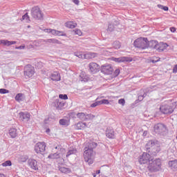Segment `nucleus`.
Listing matches in <instances>:
<instances>
[{
    "label": "nucleus",
    "instance_id": "f257e3e1",
    "mask_svg": "<svg viewBox=\"0 0 177 177\" xmlns=\"http://www.w3.org/2000/svg\"><path fill=\"white\" fill-rule=\"evenodd\" d=\"M176 106L177 102H172V100L165 101L160 105V111H161L162 114H172Z\"/></svg>",
    "mask_w": 177,
    "mask_h": 177
},
{
    "label": "nucleus",
    "instance_id": "f03ea898",
    "mask_svg": "<svg viewBox=\"0 0 177 177\" xmlns=\"http://www.w3.org/2000/svg\"><path fill=\"white\" fill-rule=\"evenodd\" d=\"M134 46L138 49H147L149 48V40L145 37L138 38L134 41Z\"/></svg>",
    "mask_w": 177,
    "mask_h": 177
},
{
    "label": "nucleus",
    "instance_id": "7ed1b4c3",
    "mask_svg": "<svg viewBox=\"0 0 177 177\" xmlns=\"http://www.w3.org/2000/svg\"><path fill=\"white\" fill-rule=\"evenodd\" d=\"M148 169L151 171V172L160 171L161 169V160L156 159L153 160V159H151L148 165Z\"/></svg>",
    "mask_w": 177,
    "mask_h": 177
},
{
    "label": "nucleus",
    "instance_id": "20e7f679",
    "mask_svg": "<svg viewBox=\"0 0 177 177\" xmlns=\"http://www.w3.org/2000/svg\"><path fill=\"white\" fill-rule=\"evenodd\" d=\"M83 156L84 161L88 162V165L93 164V149L86 148Z\"/></svg>",
    "mask_w": 177,
    "mask_h": 177
},
{
    "label": "nucleus",
    "instance_id": "39448f33",
    "mask_svg": "<svg viewBox=\"0 0 177 177\" xmlns=\"http://www.w3.org/2000/svg\"><path fill=\"white\" fill-rule=\"evenodd\" d=\"M30 12L32 17L35 19V20H44V13H42V11H41V9H39V7H32Z\"/></svg>",
    "mask_w": 177,
    "mask_h": 177
},
{
    "label": "nucleus",
    "instance_id": "423d86ee",
    "mask_svg": "<svg viewBox=\"0 0 177 177\" xmlns=\"http://www.w3.org/2000/svg\"><path fill=\"white\" fill-rule=\"evenodd\" d=\"M75 56L77 57H79V59H95V57H97V53H92V52H88L86 53V54H82V52H77L75 53Z\"/></svg>",
    "mask_w": 177,
    "mask_h": 177
},
{
    "label": "nucleus",
    "instance_id": "0eeeda50",
    "mask_svg": "<svg viewBox=\"0 0 177 177\" xmlns=\"http://www.w3.org/2000/svg\"><path fill=\"white\" fill-rule=\"evenodd\" d=\"M100 71L101 73H102V74H104L105 75H111V74H113L114 68H113V66H111V64H105L101 66Z\"/></svg>",
    "mask_w": 177,
    "mask_h": 177
},
{
    "label": "nucleus",
    "instance_id": "6e6552de",
    "mask_svg": "<svg viewBox=\"0 0 177 177\" xmlns=\"http://www.w3.org/2000/svg\"><path fill=\"white\" fill-rule=\"evenodd\" d=\"M153 132L158 133V135H162L167 132V126L162 123H158L153 127Z\"/></svg>",
    "mask_w": 177,
    "mask_h": 177
},
{
    "label": "nucleus",
    "instance_id": "1a4fd4ad",
    "mask_svg": "<svg viewBox=\"0 0 177 177\" xmlns=\"http://www.w3.org/2000/svg\"><path fill=\"white\" fill-rule=\"evenodd\" d=\"M88 71L91 74H97L100 71V65L96 62H90L88 65Z\"/></svg>",
    "mask_w": 177,
    "mask_h": 177
},
{
    "label": "nucleus",
    "instance_id": "9d476101",
    "mask_svg": "<svg viewBox=\"0 0 177 177\" xmlns=\"http://www.w3.org/2000/svg\"><path fill=\"white\" fill-rule=\"evenodd\" d=\"M76 115L79 118V120H81L82 121H88V120H95V115L93 114H86L84 112L77 113Z\"/></svg>",
    "mask_w": 177,
    "mask_h": 177
},
{
    "label": "nucleus",
    "instance_id": "9b49d317",
    "mask_svg": "<svg viewBox=\"0 0 177 177\" xmlns=\"http://www.w3.org/2000/svg\"><path fill=\"white\" fill-rule=\"evenodd\" d=\"M138 161L141 165L147 164L148 162L149 164L151 161V156L146 152H144L142 156H140Z\"/></svg>",
    "mask_w": 177,
    "mask_h": 177
},
{
    "label": "nucleus",
    "instance_id": "f8f14e48",
    "mask_svg": "<svg viewBox=\"0 0 177 177\" xmlns=\"http://www.w3.org/2000/svg\"><path fill=\"white\" fill-rule=\"evenodd\" d=\"M46 150V145L45 142H39L35 145V151L37 154H42Z\"/></svg>",
    "mask_w": 177,
    "mask_h": 177
},
{
    "label": "nucleus",
    "instance_id": "ddd939ff",
    "mask_svg": "<svg viewBox=\"0 0 177 177\" xmlns=\"http://www.w3.org/2000/svg\"><path fill=\"white\" fill-rule=\"evenodd\" d=\"M35 73V69L34 68V66L31 65H27L25 67L24 71V75L25 77H28V78H31L32 75Z\"/></svg>",
    "mask_w": 177,
    "mask_h": 177
},
{
    "label": "nucleus",
    "instance_id": "4468645a",
    "mask_svg": "<svg viewBox=\"0 0 177 177\" xmlns=\"http://www.w3.org/2000/svg\"><path fill=\"white\" fill-rule=\"evenodd\" d=\"M112 60L113 62H115L116 63H125V62H127V63H131L133 59L132 57H120L119 58L112 57Z\"/></svg>",
    "mask_w": 177,
    "mask_h": 177
},
{
    "label": "nucleus",
    "instance_id": "2eb2a0df",
    "mask_svg": "<svg viewBox=\"0 0 177 177\" xmlns=\"http://www.w3.org/2000/svg\"><path fill=\"white\" fill-rule=\"evenodd\" d=\"M154 48L155 49H157L158 52H164V50L168 48V44H167V43L160 42L156 44Z\"/></svg>",
    "mask_w": 177,
    "mask_h": 177
},
{
    "label": "nucleus",
    "instance_id": "dca6fc26",
    "mask_svg": "<svg viewBox=\"0 0 177 177\" xmlns=\"http://www.w3.org/2000/svg\"><path fill=\"white\" fill-rule=\"evenodd\" d=\"M28 165L32 169L37 171L38 169V162L34 159H30L28 160Z\"/></svg>",
    "mask_w": 177,
    "mask_h": 177
},
{
    "label": "nucleus",
    "instance_id": "f3484780",
    "mask_svg": "<svg viewBox=\"0 0 177 177\" xmlns=\"http://www.w3.org/2000/svg\"><path fill=\"white\" fill-rule=\"evenodd\" d=\"M30 114L28 112L24 113V112H20L19 113V119L21 121H30Z\"/></svg>",
    "mask_w": 177,
    "mask_h": 177
},
{
    "label": "nucleus",
    "instance_id": "a211bd4d",
    "mask_svg": "<svg viewBox=\"0 0 177 177\" xmlns=\"http://www.w3.org/2000/svg\"><path fill=\"white\" fill-rule=\"evenodd\" d=\"M106 136H107L109 139H114V138H115L114 129L108 128L106 131Z\"/></svg>",
    "mask_w": 177,
    "mask_h": 177
},
{
    "label": "nucleus",
    "instance_id": "6ab92c4d",
    "mask_svg": "<svg viewBox=\"0 0 177 177\" xmlns=\"http://www.w3.org/2000/svg\"><path fill=\"white\" fill-rule=\"evenodd\" d=\"M16 44L17 42L15 41H9L5 39L0 40V45H3L4 46H10V45H15Z\"/></svg>",
    "mask_w": 177,
    "mask_h": 177
},
{
    "label": "nucleus",
    "instance_id": "aec40b11",
    "mask_svg": "<svg viewBox=\"0 0 177 177\" xmlns=\"http://www.w3.org/2000/svg\"><path fill=\"white\" fill-rule=\"evenodd\" d=\"M75 129H77L78 131L85 129L86 128V123L79 122L76 124H75Z\"/></svg>",
    "mask_w": 177,
    "mask_h": 177
},
{
    "label": "nucleus",
    "instance_id": "412c9836",
    "mask_svg": "<svg viewBox=\"0 0 177 177\" xmlns=\"http://www.w3.org/2000/svg\"><path fill=\"white\" fill-rule=\"evenodd\" d=\"M50 78L53 81H60V74L59 72H53L51 73Z\"/></svg>",
    "mask_w": 177,
    "mask_h": 177
},
{
    "label": "nucleus",
    "instance_id": "4be33fe9",
    "mask_svg": "<svg viewBox=\"0 0 177 177\" xmlns=\"http://www.w3.org/2000/svg\"><path fill=\"white\" fill-rule=\"evenodd\" d=\"M20 21H24L25 23H30L31 20H30V16L28 15V12L25 13L21 18L20 19Z\"/></svg>",
    "mask_w": 177,
    "mask_h": 177
},
{
    "label": "nucleus",
    "instance_id": "5701e85b",
    "mask_svg": "<svg viewBox=\"0 0 177 177\" xmlns=\"http://www.w3.org/2000/svg\"><path fill=\"white\" fill-rule=\"evenodd\" d=\"M59 124L63 125L64 127H68L70 125L69 119H61L59 120Z\"/></svg>",
    "mask_w": 177,
    "mask_h": 177
},
{
    "label": "nucleus",
    "instance_id": "b1692460",
    "mask_svg": "<svg viewBox=\"0 0 177 177\" xmlns=\"http://www.w3.org/2000/svg\"><path fill=\"white\" fill-rule=\"evenodd\" d=\"M59 171L62 174H70V172H71V169H70V168L65 167H59Z\"/></svg>",
    "mask_w": 177,
    "mask_h": 177
},
{
    "label": "nucleus",
    "instance_id": "393cba45",
    "mask_svg": "<svg viewBox=\"0 0 177 177\" xmlns=\"http://www.w3.org/2000/svg\"><path fill=\"white\" fill-rule=\"evenodd\" d=\"M9 135L12 138H16L17 136V130L16 129H10L9 130Z\"/></svg>",
    "mask_w": 177,
    "mask_h": 177
},
{
    "label": "nucleus",
    "instance_id": "a878e982",
    "mask_svg": "<svg viewBox=\"0 0 177 177\" xmlns=\"http://www.w3.org/2000/svg\"><path fill=\"white\" fill-rule=\"evenodd\" d=\"M72 154H77V149H70L66 155V158H68V157H70V156H72Z\"/></svg>",
    "mask_w": 177,
    "mask_h": 177
},
{
    "label": "nucleus",
    "instance_id": "bb28decb",
    "mask_svg": "<svg viewBox=\"0 0 177 177\" xmlns=\"http://www.w3.org/2000/svg\"><path fill=\"white\" fill-rule=\"evenodd\" d=\"M156 143H157V140H149L148 142L147 143V147L148 148L153 147V146H154Z\"/></svg>",
    "mask_w": 177,
    "mask_h": 177
},
{
    "label": "nucleus",
    "instance_id": "cd10ccee",
    "mask_svg": "<svg viewBox=\"0 0 177 177\" xmlns=\"http://www.w3.org/2000/svg\"><path fill=\"white\" fill-rule=\"evenodd\" d=\"M23 93L17 94L15 96V100L19 102H21L23 100Z\"/></svg>",
    "mask_w": 177,
    "mask_h": 177
},
{
    "label": "nucleus",
    "instance_id": "c85d7f7f",
    "mask_svg": "<svg viewBox=\"0 0 177 177\" xmlns=\"http://www.w3.org/2000/svg\"><path fill=\"white\" fill-rule=\"evenodd\" d=\"M46 42H48L49 44H60V41L56 39H49Z\"/></svg>",
    "mask_w": 177,
    "mask_h": 177
},
{
    "label": "nucleus",
    "instance_id": "c756f323",
    "mask_svg": "<svg viewBox=\"0 0 177 177\" xmlns=\"http://www.w3.org/2000/svg\"><path fill=\"white\" fill-rule=\"evenodd\" d=\"M66 27H67L68 28H75L77 27V24L66 23Z\"/></svg>",
    "mask_w": 177,
    "mask_h": 177
},
{
    "label": "nucleus",
    "instance_id": "7c9ffc66",
    "mask_svg": "<svg viewBox=\"0 0 177 177\" xmlns=\"http://www.w3.org/2000/svg\"><path fill=\"white\" fill-rule=\"evenodd\" d=\"M48 158H50L51 160H55L56 158H59V154L57 153H51L48 156Z\"/></svg>",
    "mask_w": 177,
    "mask_h": 177
},
{
    "label": "nucleus",
    "instance_id": "2f4dec72",
    "mask_svg": "<svg viewBox=\"0 0 177 177\" xmlns=\"http://www.w3.org/2000/svg\"><path fill=\"white\" fill-rule=\"evenodd\" d=\"M2 167H12V161L7 160L1 164Z\"/></svg>",
    "mask_w": 177,
    "mask_h": 177
},
{
    "label": "nucleus",
    "instance_id": "473e14b6",
    "mask_svg": "<svg viewBox=\"0 0 177 177\" xmlns=\"http://www.w3.org/2000/svg\"><path fill=\"white\" fill-rule=\"evenodd\" d=\"M169 165H170L172 168H177V161L176 160L170 161L169 162Z\"/></svg>",
    "mask_w": 177,
    "mask_h": 177
},
{
    "label": "nucleus",
    "instance_id": "72a5a7b5",
    "mask_svg": "<svg viewBox=\"0 0 177 177\" xmlns=\"http://www.w3.org/2000/svg\"><path fill=\"white\" fill-rule=\"evenodd\" d=\"M46 32H51L53 35H56L57 30L53 29H45Z\"/></svg>",
    "mask_w": 177,
    "mask_h": 177
},
{
    "label": "nucleus",
    "instance_id": "f704fd0d",
    "mask_svg": "<svg viewBox=\"0 0 177 177\" xmlns=\"http://www.w3.org/2000/svg\"><path fill=\"white\" fill-rule=\"evenodd\" d=\"M73 32H75V35H78L79 37L82 36V32L80 29L74 30Z\"/></svg>",
    "mask_w": 177,
    "mask_h": 177
},
{
    "label": "nucleus",
    "instance_id": "c9c22d12",
    "mask_svg": "<svg viewBox=\"0 0 177 177\" xmlns=\"http://www.w3.org/2000/svg\"><path fill=\"white\" fill-rule=\"evenodd\" d=\"M100 104H110V102L108 100H102L99 101Z\"/></svg>",
    "mask_w": 177,
    "mask_h": 177
},
{
    "label": "nucleus",
    "instance_id": "e433bc0d",
    "mask_svg": "<svg viewBox=\"0 0 177 177\" xmlns=\"http://www.w3.org/2000/svg\"><path fill=\"white\" fill-rule=\"evenodd\" d=\"M56 35H57L58 37H65L66 34L63 31L57 30Z\"/></svg>",
    "mask_w": 177,
    "mask_h": 177
},
{
    "label": "nucleus",
    "instance_id": "4c0bfd02",
    "mask_svg": "<svg viewBox=\"0 0 177 177\" xmlns=\"http://www.w3.org/2000/svg\"><path fill=\"white\" fill-rule=\"evenodd\" d=\"M59 99H62L63 100H67V99H68V97L66 94L65 95L59 94Z\"/></svg>",
    "mask_w": 177,
    "mask_h": 177
},
{
    "label": "nucleus",
    "instance_id": "58836bf2",
    "mask_svg": "<svg viewBox=\"0 0 177 177\" xmlns=\"http://www.w3.org/2000/svg\"><path fill=\"white\" fill-rule=\"evenodd\" d=\"M118 104H120L122 106H125V99L124 98L120 99L118 100Z\"/></svg>",
    "mask_w": 177,
    "mask_h": 177
},
{
    "label": "nucleus",
    "instance_id": "ea45409f",
    "mask_svg": "<svg viewBox=\"0 0 177 177\" xmlns=\"http://www.w3.org/2000/svg\"><path fill=\"white\" fill-rule=\"evenodd\" d=\"M151 63H157V62H160V57H154L151 60Z\"/></svg>",
    "mask_w": 177,
    "mask_h": 177
},
{
    "label": "nucleus",
    "instance_id": "a19ab883",
    "mask_svg": "<svg viewBox=\"0 0 177 177\" xmlns=\"http://www.w3.org/2000/svg\"><path fill=\"white\" fill-rule=\"evenodd\" d=\"M118 75H120V69H116L113 73V77H118Z\"/></svg>",
    "mask_w": 177,
    "mask_h": 177
},
{
    "label": "nucleus",
    "instance_id": "79ce46f5",
    "mask_svg": "<svg viewBox=\"0 0 177 177\" xmlns=\"http://www.w3.org/2000/svg\"><path fill=\"white\" fill-rule=\"evenodd\" d=\"M0 93L1 94L9 93V91L5 88H0Z\"/></svg>",
    "mask_w": 177,
    "mask_h": 177
},
{
    "label": "nucleus",
    "instance_id": "37998d69",
    "mask_svg": "<svg viewBox=\"0 0 177 177\" xmlns=\"http://www.w3.org/2000/svg\"><path fill=\"white\" fill-rule=\"evenodd\" d=\"M99 104H100V103H99V101L98 102H94V103H93L91 105V107H96L97 106H99Z\"/></svg>",
    "mask_w": 177,
    "mask_h": 177
},
{
    "label": "nucleus",
    "instance_id": "c03bdc74",
    "mask_svg": "<svg viewBox=\"0 0 177 177\" xmlns=\"http://www.w3.org/2000/svg\"><path fill=\"white\" fill-rule=\"evenodd\" d=\"M169 30L171 32H175V31H176V28L175 27H171Z\"/></svg>",
    "mask_w": 177,
    "mask_h": 177
},
{
    "label": "nucleus",
    "instance_id": "a18cd8bd",
    "mask_svg": "<svg viewBox=\"0 0 177 177\" xmlns=\"http://www.w3.org/2000/svg\"><path fill=\"white\" fill-rule=\"evenodd\" d=\"M173 73H177V64L174 66L173 68Z\"/></svg>",
    "mask_w": 177,
    "mask_h": 177
},
{
    "label": "nucleus",
    "instance_id": "49530a36",
    "mask_svg": "<svg viewBox=\"0 0 177 177\" xmlns=\"http://www.w3.org/2000/svg\"><path fill=\"white\" fill-rule=\"evenodd\" d=\"M73 2L75 3V5L80 4V0H73Z\"/></svg>",
    "mask_w": 177,
    "mask_h": 177
},
{
    "label": "nucleus",
    "instance_id": "de8ad7c7",
    "mask_svg": "<svg viewBox=\"0 0 177 177\" xmlns=\"http://www.w3.org/2000/svg\"><path fill=\"white\" fill-rule=\"evenodd\" d=\"M163 10H165V12H168V6H163V8H162Z\"/></svg>",
    "mask_w": 177,
    "mask_h": 177
},
{
    "label": "nucleus",
    "instance_id": "09e8293b",
    "mask_svg": "<svg viewBox=\"0 0 177 177\" xmlns=\"http://www.w3.org/2000/svg\"><path fill=\"white\" fill-rule=\"evenodd\" d=\"M24 48H26L25 46H19V47H16V49H24Z\"/></svg>",
    "mask_w": 177,
    "mask_h": 177
},
{
    "label": "nucleus",
    "instance_id": "8fccbe9b",
    "mask_svg": "<svg viewBox=\"0 0 177 177\" xmlns=\"http://www.w3.org/2000/svg\"><path fill=\"white\" fill-rule=\"evenodd\" d=\"M91 146H93L94 147H96L97 146V144L95 143V142H92L90 144V147Z\"/></svg>",
    "mask_w": 177,
    "mask_h": 177
},
{
    "label": "nucleus",
    "instance_id": "3c124183",
    "mask_svg": "<svg viewBox=\"0 0 177 177\" xmlns=\"http://www.w3.org/2000/svg\"><path fill=\"white\" fill-rule=\"evenodd\" d=\"M158 8H159V9H163L164 6L161 5V4H158Z\"/></svg>",
    "mask_w": 177,
    "mask_h": 177
},
{
    "label": "nucleus",
    "instance_id": "603ef678",
    "mask_svg": "<svg viewBox=\"0 0 177 177\" xmlns=\"http://www.w3.org/2000/svg\"><path fill=\"white\" fill-rule=\"evenodd\" d=\"M147 133H148L147 131H145L143 132L142 136H147Z\"/></svg>",
    "mask_w": 177,
    "mask_h": 177
},
{
    "label": "nucleus",
    "instance_id": "864d4df0",
    "mask_svg": "<svg viewBox=\"0 0 177 177\" xmlns=\"http://www.w3.org/2000/svg\"><path fill=\"white\" fill-rule=\"evenodd\" d=\"M23 162H26L27 161V157H24L22 160Z\"/></svg>",
    "mask_w": 177,
    "mask_h": 177
},
{
    "label": "nucleus",
    "instance_id": "5fc2aeb1",
    "mask_svg": "<svg viewBox=\"0 0 177 177\" xmlns=\"http://www.w3.org/2000/svg\"><path fill=\"white\" fill-rule=\"evenodd\" d=\"M99 174H100V170H97V171H96L95 174H96V175H99Z\"/></svg>",
    "mask_w": 177,
    "mask_h": 177
},
{
    "label": "nucleus",
    "instance_id": "6e6d98bb",
    "mask_svg": "<svg viewBox=\"0 0 177 177\" xmlns=\"http://www.w3.org/2000/svg\"><path fill=\"white\" fill-rule=\"evenodd\" d=\"M0 177H6V176H5L3 174H0Z\"/></svg>",
    "mask_w": 177,
    "mask_h": 177
},
{
    "label": "nucleus",
    "instance_id": "4d7b16f0",
    "mask_svg": "<svg viewBox=\"0 0 177 177\" xmlns=\"http://www.w3.org/2000/svg\"><path fill=\"white\" fill-rule=\"evenodd\" d=\"M46 132H47V133H49V132H50V129H48L46 130Z\"/></svg>",
    "mask_w": 177,
    "mask_h": 177
},
{
    "label": "nucleus",
    "instance_id": "13d9d810",
    "mask_svg": "<svg viewBox=\"0 0 177 177\" xmlns=\"http://www.w3.org/2000/svg\"><path fill=\"white\" fill-rule=\"evenodd\" d=\"M93 177H96V174H95V173L93 174Z\"/></svg>",
    "mask_w": 177,
    "mask_h": 177
},
{
    "label": "nucleus",
    "instance_id": "bf43d9fd",
    "mask_svg": "<svg viewBox=\"0 0 177 177\" xmlns=\"http://www.w3.org/2000/svg\"><path fill=\"white\" fill-rule=\"evenodd\" d=\"M68 23H73V21H68Z\"/></svg>",
    "mask_w": 177,
    "mask_h": 177
}]
</instances>
